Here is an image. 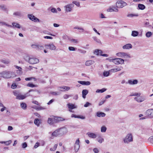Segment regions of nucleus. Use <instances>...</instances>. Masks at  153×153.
Listing matches in <instances>:
<instances>
[{"mask_svg":"<svg viewBox=\"0 0 153 153\" xmlns=\"http://www.w3.org/2000/svg\"><path fill=\"white\" fill-rule=\"evenodd\" d=\"M16 75L13 71H4L0 73V77L5 79H9L16 77Z\"/></svg>","mask_w":153,"mask_h":153,"instance_id":"nucleus-1","label":"nucleus"},{"mask_svg":"<svg viewBox=\"0 0 153 153\" xmlns=\"http://www.w3.org/2000/svg\"><path fill=\"white\" fill-rule=\"evenodd\" d=\"M130 96H136V97L134 98V99L135 101L138 102H143L146 100L145 97L141 96V94L140 93H135L131 94Z\"/></svg>","mask_w":153,"mask_h":153,"instance_id":"nucleus-2","label":"nucleus"},{"mask_svg":"<svg viewBox=\"0 0 153 153\" xmlns=\"http://www.w3.org/2000/svg\"><path fill=\"white\" fill-rule=\"evenodd\" d=\"M123 140L124 143L125 144H128L130 142H132L133 141L132 134L131 133L128 134L123 139Z\"/></svg>","mask_w":153,"mask_h":153,"instance_id":"nucleus-3","label":"nucleus"},{"mask_svg":"<svg viewBox=\"0 0 153 153\" xmlns=\"http://www.w3.org/2000/svg\"><path fill=\"white\" fill-rule=\"evenodd\" d=\"M48 133L49 134H51V136L50 137V138L51 139H53L54 137H57L58 136H61L58 129H56L52 133L51 132H49Z\"/></svg>","mask_w":153,"mask_h":153,"instance_id":"nucleus-4","label":"nucleus"},{"mask_svg":"<svg viewBox=\"0 0 153 153\" xmlns=\"http://www.w3.org/2000/svg\"><path fill=\"white\" fill-rule=\"evenodd\" d=\"M127 5V4L124 1L120 0L117 1L116 3L117 8H122Z\"/></svg>","mask_w":153,"mask_h":153,"instance_id":"nucleus-5","label":"nucleus"},{"mask_svg":"<svg viewBox=\"0 0 153 153\" xmlns=\"http://www.w3.org/2000/svg\"><path fill=\"white\" fill-rule=\"evenodd\" d=\"M116 55L119 57L126 58H130L131 56L129 54L125 52H118L116 54Z\"/></svg>","mask_w":153,"mask_h":153,"instance_id":"nucleus-6","label":"nucleus"},{"mask_svg":"<svg viewBox=\"0 0 153 153\" xmlns=\"http://www.w3.org/2000/svg\"><path fill=\"white\" fill-rule=\"evenodd\" d=\"M61 136L66 134L68 132V129L65 127H63L58 128Z\"/></svg>","mask_w":153,"mask_h":153,"instance_id":"nucleus-7","label":"nucleus"},{"mask_svg":"<svg viewBox=\"0 0 153 153\" xmlns=\"http://www.w3.org/2000/svg\"><path fill=\"white\" fill-rule=\"evenodd\" d=\"M113 60V62L116 65H122L124 64V60L120 58L114 59Z\"/></svg>","mask_w":153,"mask_h":153,"instance_id":"nucleus-8","label":"nucleus"},{"mask_svg":"<svg viewBox=\"0 0 153 153\" xmlns=\"http://www.w3.org/2000/svg\"><path fill=\"white\" fill-rule=\"evenodd\" d=\"M31 47L33 48L38 50H42L44 48V46L40 44L32 45Z\"/></svg>","mask_w":153,"mask_h":153,"instance_id":"nucleus-9","label":"nucleus"},{"mask_svg":"<svg viewBox=\"0 0 153 153\" xmlns=\"http://www.w3.org/2000/svg\"><path fill=\"white\" fill-rule=\"evenodd\" d=\"M146 115L150 118H153V109H149L146 112Z\"/></svg>","mask_w":153,"mask_h":153,"instance_id":"nucleus-10","label":"nucleus"},{"mask_svg":"<svg viewBox=\"0 0 153 153\" xmlns=\"http://www.w3.org/2000/svg\"><path fill=\"white\" fill-rule=\"evenodd\" d=\"M45 46L46 48L51 50H55L56 48V47L53 43L45 45Z\"/></svg>","mask_w":153,"mask_h":153,"instance_id":"nucleus-11","label":"nucleus"},{"mask_svg":"<svg viewBox=\"0 0 153 153\" xmlns=\"http://www.w3.org/2000/svg\"><path fill=\"white\" fill-rule=\"evenodd\" d=\"M39 62V60L36 58H30L29 61V63L30 64H33L38 63Z\"/></svg>","mask_w":153,"mask_h":153,"instance_id":"nucleus-12","label":"nucleus"},{"mask_svg":"<svg viewBox=\"0 0 153 153\" xmlns=\"http://www.w3.org/2000/svg\"><path fill=\"white\" fill-rule=\"evenodd\" d=\"M70 88L68 86H63V87H59L58 88V90L59 91H67L69 90Z\"/></svg>","mask_w":153,"mask_h":153,"instance_id":"nucleus-13","label":"nucleus"},{"mask_svg":"<svg viewBox=\"0 0 153 153\" xmlns=\"http://www.w3.org/2000/svg\"><path fill=\"white\" fill-rule=\"evenodd\" d=\"M79 139H78L76 141L75 143L74 144V148L75 151L76 152H77L79 148Z\"/></svg>","mask_w":153,"mask_h":153,"instance_id":"nucleus-14","label":"nucleus"},{"mask_svg":"<svg viewBox=\"0 0 153 153\" xmlns=\"http://www.w3.org/2000/svg\"><path fill=\"white\" fill-rule=\"evenodd\" d=\"M74 5L73 4H69L65 6V10L67 12H70L71 11L72 8L74 7Z\"/></svg>","mask_w":153,"mask_h":153,"instance_id":"nucleus-15","label":"nucleus"},{"mask_svg":"<svg viewBox=\"0 0 153 153\" xmlns=\"http://www.w3.org/2000/svg\"><path fill=\"white\" fill-rule=\"evenodd\" d=\"M119 10L117 7H110L107 10V11L108 12H118Z\"/></svg>","mask_w":153,"mask_h":153,"instance_id":"nucleus-16","label":"nucleus"},{"mask_svg":"<svg viewBox=\"0 0 153 153\" xmlns=\"http://www.w3.org/2000/svg\"><path fill=\"white\" fill-rule=\"evenodd\" d=\"M54 123H55L59 122V121L64 120H65L64 118L58 117H54Z\"/></svg>","mask_w":153,"mask_h":153,"instance_id":"nucleus-17","label":"nucleus"},{"mask_svg":"<svg viewBox=\"0 0 153 153\" xmlns=\"http://www.w3.org/2000/svg\"><path fill=\"white\" fill-rule=\"evenodd\" d=\"M0 9L5 12L7 13H8V10L6 6L4 4H1L0 5Z\"/></svg>","mask_w":153,"mask_h":153,"instance_id":"nucleus-18","label":"nucleus"},{"mask_svg":"<svg viewBox=\"0 0 153 153\" xmlns=\"http://www.w3.org/2000/svg\"><path fill=\"white\" fill-rule=\"evenodd\" d=\"M28 96V93H27L24 95L19 94V95L18 97V98H16V99L19 100H23L25 99L27 96Z\"/></svg>","mask_w":153,"mask_h":153,"instance_id":"nucleus-19","label":"nucleus"},{"mask_svg":"<svg viewBox=\"0 0 153 153\" xmlns=\"http://www.w3.org/2000/svg\"><path fill=\"white\" fill-rule=\"evenodd\" d=\"M86 134L89 137L95 139L97 137V135L93 133L88 132Z\"/></svg>","mask_w":153,"mask_h":153,"instance_id":"nucleus-20","label":"nucleus"},{"mask_svg":"<svg viewBox=\"0 0 153 153\" xmlns=\"http://www.w3.org/2000/svg\"><path fill=\"white\" fill-rule=\"evenodd\" d=\"M68 108L70 109H73L77 108V106L75 105L74 104H73L71 103H69L67 104Z\"/></svg>","mask_w":153,"mask_h":153,"instance_id":"nucleus-21","label":"nucleus"},{"mask_svg":"<svg viewBox=\"0 0 153 153\" xmlns=\"http://www.w3.org/2000/svg\"><path fill=\"white\" fill-rule=\"evenodd\" d=\"M96 115L98 117H104L105 115V113L102 112H97L96 113Z\"/></svg>","mask_w":153,"mask_h":153,"instance_id":"nucleus-22","label":"nucleus"},{"mask_svg":"<svg viewBox=\"0 0 153 153\" xmlns=\"http://www.w3.org/2000/svg\"><path fill=\"white\" fill-rule=\"evenodd\" d=\"M132 47V45L131 44H128L124 45L123 48L124 49H129L131 48Z\"/></svg>","mask_w":153,"mask_h":153,"instance_id":"nucleus-23","label":"nucleus"},{"mask_svg":"<svg viewBox=\"0 0 153 153\" xmlns=\"http://www.w3.org/2000/svg\"><path fill=\"white\" fill-rule=\"evenodd\" d=\"M138 81L137 79H134L133 80H129L128 81V83L130 85H135L138 83Z\"/></svg>","mask_w":153,"mask_h":153,"instance_id":"nucleus-24","label":"nucleus"},{"mask_svg":"<svg viewBox=\"0 0 153 153\" xmlns=\"http://www.w3.org/2000/svg\"><path fill=\"white\" fill-rule=\"evenodd\" d=\"M88 90L86 89H84L82 91V97L83 98L85 99L86 98V96L88 93Z\"/></svg>","mask_w":153,"mask_h":153,"instance_id":"nucleus-25","label":"nucleus"},{"mask_svg":"<svg viewBox=\"0 0 153 153\" xmlns=\"http://www.w3.org/2000/svg\"><path fill=\"white\" fill-rule=\"evenodd\" d=\"M48 123L50 125H52L55 123L54 118H49L48 120Z\"/></svg>","mask_w":153,"mask_h":153,"instance_id":"nucleus-26","label":"nucleus"},{"mask_svg":"<svg viewBox=\"0 0 153 153\" xmlns=\"http://www.w3.org/2000/svg\"><path fill=\"white\" fill-rule=\"evenodd\" d=\"M97 141L100 143H101L104 141V138L100 135L97 138Z\"/></svg>","mask_w":153,"mask_h":153,"instance_id":"nucleus-27","label":"nucleus"},{"mask_svg":"<svg viewBox=\"0 0 153 153\" xmlns=\"http://www.w3.org/2000/svg\"><path fill=\"white\" fill-rule=\"evenodd\" d=\"M94 62V61L92 60H88L86 62L85 65L87 66H90L93 64Z\"/></svg>","mask_w":153,"mask_h":153,"instance_id":"nucleus-28","label":"nucleus"},{"mask_svg":"<svg viewBox=\"0 0 153 153\" xmlns=\"http://www.w3.org/2000/svg\"><path fill=\"white\" fill-rule=\"evenodd\" d=\"M94 54L97 55H99L101 54L102 53V51L101 50L99 49H96L94 52Z\"/></svg>","mask_w":153,"mask_h":153,"instance_id":"nucleus-29","label":"nucleus"},{"mask_svg":"<svg viewBox=\"0 0 153 153\" xmlns=\"http://www.w3.org/2000/svg\"><path fill=\"white\" fill-rule=\"evenodd\" d=\"M13 27H15L18 28H20L21 27L20 25L17 23L13 22L12 23Z\"/></svg>","mask_w":153,"mask_h":153,"instance_id":"nucleus-30","label":"nucleus"},{"mask_svg":"<svg viewBox=\"0 0 153 153\" xmlns=\"http://www.w3.org/2000/svg\"><path fill=\"white\" fill-rule=\"evenodd\" d=\"M0 25H5L8 27H12L13 26L11 25H9L4 22H0Z\"/></svg>","mask_w":153,"mask_h":153,"instance_id":"nucleus-31","label":"nucleus"},{"mask_svg":"<svg viewBox=\"0 0 153 153\" xmlns=\"http://www.w3.org/2000/svg\"><path fill=\"white\" fill-rule=\"evenodd\" d=\"M139 33L136 31H133L131 33V36L134 37H135L138 36Z\"/></svg>","mask_w":153,"mask_h":153,"instance_id":"nucleus-32","label":"nucleus"},{"mask_svg":"<svg viewBox=\"0 0 153 153\" xmlns=\"http://www.w3.org/2000/svg\"><path fill=\"white\" fill-rule=\"evenodd\" d=\"M138 7L139 9L140 10H143L146 7L143 4H138Z\"/></svg>","mask_w":153,"mask_h":153,"instance_id":"nucleus-33","label":"nucleus"},{"mask_svg":"<svg viewBox=\"0 0 153 153\" xmlns=\"http://www.w3.org/2000/svg\"><path fill=\"white\" fill-rule=\"evenodd\" d=\"M106 90V89L105 88H102L101 89H97L96 91V93H102Z\"/></svg>","mask_w":153,"mask_h":153,"instance_id":"nucleus-34","label":"nucleus"},{"mask_svg":"<svg viewBox=\"0 0 153 153\" xmlns=\"http://www.w3.org/2000/svg\"><path fill=\"white\" fill-rule=\"evenodd\" d=\"M21 107L23 109H25L27 108L26 104L24 102H22L21 104Z\"/></svg>","mask_w":153,"mask_h":153,"instance_id":"nucleus-35","label":"nucleus"},{"mask_svg":"<svg viewBox=\"0 0 153 153\" xmlns=\"http://www.w3.org/2000/svg\"><path fill=\"white\" fill-rule=\"evenodd\" d=\"M107 130V128L104 126H102L101 128V131L102 132H105Z\"/></svg>","mask_w":153,"mask_h":153,"instance_id":"nucleus-36","label":"nucleus"},{"mask_svg":"<svg viewBox=\"0 0 153 153\" xmlns=\"http://www.w3.org/2000/svg\"><path fill=\"white\" fill-rule=\"evenodd\" d=\"M34 123L37 126H39V120L38 119H36L34 120Z\"/></svg>","mask_w":153,"mask_h":153,"instance_id":"nucleus-37","label":"nucleus"},{"mask_svg":"<svg viewBox=\"0 0 153 153\" xmlns=\"http://www.w3.org/2000/svg\"><path fill=\"white\" fill-rule=\"evenodd\" d=\"M110 72H109V70L108 71H104L103 72V75L105 76H108L109 75Z\"/></svg>","mask_w":153,"mask_h":153,"instance_id":"nucleus-38","label":"nucleus"},{"mask_svg":"<svg viewBox=\"0 0 153 153\" xmlns=\"http://www.w3.org/2000/svg\"><path fill=\"white\" fill-rule=\"evenodd\" d=\"M13 15L16 16H21V12L17 11L13 13Z\"/></svg>","mask_w":153,"mask_h":153,"instance_id":"nucleus-39","label":"nucleus"},{"mask_svg":"<svg viewBox=\"0 0 153 153\" xmlns=\"http://www.w3.org/2000/svg\"><path fill=\"white\" fill-rule=\"evenodd\" d=\"M28 18L32 21H33L34 18L35 17V16L33 15L32 14H29L28 15Z\"/></svg>","mask_w":153,"mask_h":153,"instance_id":"nucleus-40","label":"nucleus"},{"mask_svg":"<svg viewBox=\"0 0 153 153\" xmlns=\"http://www.w3.org/2000/svg\"><path fill=\"white\" fill-rule=\"evenodd\" d=\"M138 16V15L137 14H128L127 15V16L129 17H132L134 16Z\"/></svg>","mask_w":153,"mask_h":153,"instance_id":"nucleus-41","label":"nucleus"},{"mask_svg":"<svg viewBox=\"0 0 153 153\" xmlns=\"http://www.w3.org/2000/svg\"><path fill=\"white\" fill-rule=\"evenodd\" d=\"M72 3L76 5L78 7H79L80 6V3L78 1H73L72 2Z\"/></svg>","mask_w":153,"mask_h":153,"instance_id":"nucleus-42","label":"nucleus"},{"mask_svg":"<svg viewBox=\"0 0 153 153\" xmlns=\"http://www.w3.org/2000/svg\"><path fill=\"white\" fill-rule=\"evenodd\" d=\"M57 145H58L57 144H56L55 145H54V146L53 147V148H50V150L51 151H54L56 149Z\"/></svg>","mask_w":153,"mask_h":153,"instance_id":"nucleus-43","label":"nucleus"},{"mask_svg":"<svg viewBox=\"0 0 153 153\" xmlns=\"http://www.w3.org/2000/svg\"><path fill=\"white\" fill-rule=\"evenodd\" d=\"M73 43L77 44L78 43V40L72 39L70 40Z\"/></svg>","mask_w":153,"mask_h":153,"instance_id":"nucleus-44","label":"nucleus"},{"mask_svg":"<svg viewBox=\"0 0 153 153\" xmlns=\"http://www.w3.org/2000/svg\"><path fill=\"white\" fill-rule=\"evenodd\" d=\"M51 94L53 95H57L60 94L58 92H51Z\"/></svg>","mask_w":153,"mask_h":153,"instance_id":"nucleus-45","label":"nucleus"},{"mask_svg":"<svg viewBox=\"0 0 153 153\" xmlns=\"http://www.w3.org/2000/svg\"><path fill=\"white\" fill-rule=\"evenodd\" d=\"M148 140L149 142L153 144V136H152L150 137Z\"/></svg>","mask_w":153,"mask_h":153,"instance_id":"nucleus-46","label":"nucleus"},{"mask_svg":"<svg viewBox=\"0 0 153 153\" xmlns=\"http://www.w3.org/2000/svg\"><path fill=\"white\" fill-rule=\"evenodd\" d=\"M27 86L28 87H29L32 88L36 86L35 85H33V84L32 83H28L27 85Z\"/></svg>","mask_w":153,"mask_h":153,"instance_id":"nucleus-47","label":"nucleus"},{"mask_svg":"<svg viewBox=\"0 0 153 153\" xmlns=\"http://www.w3.org/2000/svg\"><path fill=\"white\" fill-rule=\"evenodd\" d=\"M32 79H34V81H36V78L33 77H30V78H27L25 79V80L26 81H30Z\"/></svg>","mask_w":153,"mask_h":153,"instance_id":"nucleus-48","label":"nucleus"},{"mask_svg":"<svg viewBox=\"0 0 153 153\" xmlns=\"http://www.w3.org/2000/svg\"><path fill=\"white\" fill-rule=\"evenodd\" d=\"M1 62L4 64H8L10 62L9 61L5 59H3L1 60Z\"/></svg>","mask_w":153,"mask_h":153,"instance_id":"nucleus-49","label":"nucleus"},{"mask_svg":"<svg viewBox=\"0 0 153 153\" xmlns=\"http://www.w3.org/2000/svg\"><path fill=\"white\" fill-rule=\"evenodd\" d=\"M152 33L151 32H148L146 33V36L147 37H149L152 35Z\"/></svg>","mask_w":153,"mask_h":153,"instance_id":"nucleus-50","label":"nucleus"},{"mask_svg":"<svg viewBox=\"0 0 153 153\" xmlns=\"http://www.w3.org/2000/svg\"><path fill=\"white\" fill-rule=\"evenodd\" d=\"M68 49L70 51H74L76 50V48L73 47H69Z\"/></svg>","mask_w":153,"mask_h":153,"instance_id":"nucleus-51","label":"nucleus"},{"mask_svg":"<svg viewBox=\"0 0 153 153\" xmlns=\"http://www.w3.org/2000/svg\"><path fill=\"white\" fill-rule=\"evenodd\" d=\"M91 105V103L88 102H87L85 104H84V107H87Z\"/></svg>","mask_w":153,"mask_h":153,"instance_id":"nucleus-52","label":"nucleus"},{"mask_svg":"<svg viewBox=\"0 0 153 153\" xmlns=\"http://www.w3.org/2000/svg\"><path fill=\"white\" fill-rule=\"evenodd\" d=\"M27 146V144L26 142L22 144V148H25Z\"/></svg>","mask_w":153,"mask_h":153,"instance_id":"nucleus-53","label":"nucleus"},{"mask_svg":"<svg viewBox=\"0 0 153 153\" xmlns=\"http://www.w3.org/2000/svg\"><path fill=\"white\" fill-rule=\"evenodd\" d=\"M14 66L16 69H18V70L20 72H22V68L21 67H19V66H16V65H14Z\"/></svg>","mask_w":153,"mask_h":153,"instance_id":"nucleus-54","label":"nucleus"},{"mask_svg":"<svg viewBox=\"0 0 153 153\" xmlns=\"http://www.w3.org/2000/svg\"><path fill=\"white\" fill-rule=\"evenodd\" d=\"M13 94L16 97V98H18V97L20 94H19L17 91H15L13 92Z\"/></svg>","mask_w":153,"mask_h":153,"instance_id":"nucleus-55","label":"nucleus"},{"mask_svg":"<svg viewBox=\"0 0 153 153\" xmlns=\"http://www.w3.org/2000/svg\"><path fill=\"white\" fill-rule=\"evenodd\" d=\"M116 68V69L117 70V72L118 71H120L122 70V69L123 68V67L122 66H120V67H117L116 68Z\"/></svg>","mask_w":153,"mask_h":153,"instance_id":"nucleus-56","label":"nucleus"},{"mask_svg":"<svg viewBox=\"0 0 153 153\" xmlns=\"http://www.w3.org/2000/svg\"><path fill=\"white\" fill-rule=\"evenodd\" d=\"M70 97H71V95L65 94L64 95L63 98L64 99H67Z\"/></svg>","mask_w":153,"mask_h":153,"instance_id":"nucleus-57","label":"nucleus"},{"mask_svg":"<svg viewBox=\"0 0 153 153\" xmlns=\"http://www.w3.org/2000/svg\"><path fill=\"white\" fill-rule=\"evenodd\" d=\"M51 11L53 13H57V11L56 9L55 8H52L51 10Z\"/></svg>","mask_w":153,"mask_h":153,"instance_id":"nucleus-58","label":"nucleus"},{"mask_svg":"<svg viewBox=\"0 0 153 153\" xmlns=\"http://www.w3.org/2000/svg\"><path fill=\"white\" fill-rule=\"evenodd\" d=\"M93 151L95 153H98L99 152V149L97 148H95L94 149Z\"/></svg>","mask_w":153,"mask_h":153,"instance_id":"nucleus-59","label":"nucleus"},{"mask_svg":"<svg viewBox=\"0 0 153 153\" xmlns=\"http://www.w3.org/2000/svg\"><path fill=\"white\" fill-rule=\"evenodd\" d=\"M1 107H2L3 108H1V110H0V111H1V112H3L4 110H6L7 108L6 107H5L4 105H3V106H1Z\"/></svg>","mask_w":153,"mask_h":153,"instance_id":"nucleus-60","label":"nucleus"},{"mask_svg":"<svg viewBox=\"0 0 153 153\" xmlns=\"http://www.w3.org/2000/svg\"><path fill=\"white\" fill-rule=\"evenodd\" d=\"M109 72H117L116 68L109 70Z\"/></svg>","mask_w":153,"mask_h":153,"instance_id":"nucleus-61","label":"nucleus"},{"mask_svg":"<svg viewBox=\"0 0 153 153\" xmlns=\"http://www.w3.org/2000/svg\"><path fill=\"white\" fill-rule=\"evenodd\" d=\"M30 58L29 56H26L25 57V59L26 61L29 62V61Z\"/></svg>","mask_w":153,"mask_h":153,"instance_id":"nucleus-62","label":"nucleus"},{"mask_svg":"<svg viewBox=\"0 0 153 153\" xmlns=\"http://www.w3.org/2000/svg\"><path fill=\"white\" fill-rule=\"evenodd\" d=\"M11 142L12 141L11 140H9L5 142V144L7 145H8L11 143Z\"/></svg>","mask_w":153,"mask_h":153,"instance_id":"nucleus-63","label":"nucleus"},{"mask_svg":"<svg viewBox=\"0 0 153 153\" xmlns=\"http://www.w3.org/2000/svg\"><path fill=\"white\" fill-rule=\"evenodd\" d=\"M105 100H102V101H101V102H100L99 103V105L100 106L102 105V104H103L104 102H105Z\"/></svg>","mask_w":153,"mask_h":153,"instance_id":"nucleus-64","label":"nucleus"}]
</instances>
